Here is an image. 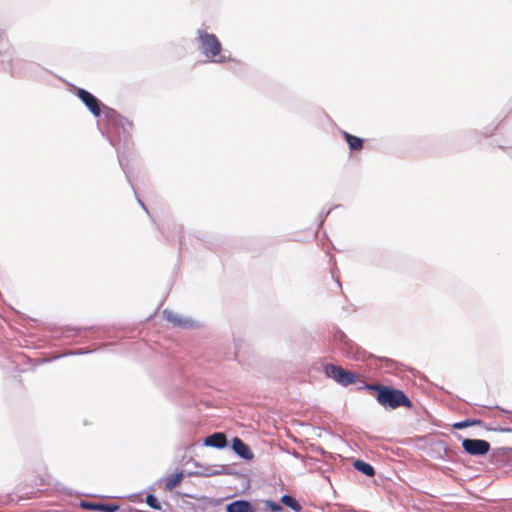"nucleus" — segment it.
Listing matches in <instances>:
<instances>
[{
    "label": "nucleus",
    "instance_id": "obj_16",
    "mask_svg": "<svg viewBox=\"0 0 512 512\" xmlns=\"http://www.w3.org/2000/svg\"><path fill=\"white\" fill-rule=\"evenodd\" d=\"M265 505L267 507V509L271 512H280L282 511V507L280 504L274 502V501H271V500H266L265 501Z\"/></svg>",
    "mask_w": 512,
    "mask_h": 512
},
{
    "label": "nucleus",
    "instance_id": "obj_15",
    "mask_svg": "<svg viewBox=\"0 0 512 512\" xmlns=\"http://www.w3.org/2000/svg\"><path fill=\"white\" fill-rule=\"evenodd\" d=\"M481 423H482L481 420H465V421H462V422L455 423L453 425V427L455 429H463V428H466L468 426L479 425Z\"/></svg>",
    "mask_w": 512,
    "mask_h": 512
},
{
    "label": "nucleus",
    "instance_id": "obj_6",
    "mask_svg": "<svg viewBox=\"0 0 512 512\" xmlns=\"http://www.w3.org/2000/svg\"><path fill=\"white\" fill-rule=\"evenodd\" d=\"M462 447L470 455H484L490 450V444L481 439H465Z\"/></svg>",
    "mask_w": 512,
    "mask_h": 512
},
{
    "label": "nucleus",
    "instance_id": "obj_9",
    "mask_svg": "<svg viewBox=\"0 0 512 512\" xmlns=\"http://www.w3.org/2000/svg\"><path fill=\"white\" fill-rule=\"evenodd\" d=\"M227 512H255L250 502L246 500H237L226 506Z\"/></svg>",
    "mask_w": 512,
    "mask_h": 512
},
{
    "label": "nucleus",
    "instance_id": "obj_17",
    "mask_svg": "<svg viewBox=\"0 0 512 512\" xmlns=\"http://www.w3.org/2000/svg\"><path fill=\"white\" fill-rule=\"evenodd\" d=\"M97 508H98V511L115 512L119 509V506L114 505V504H100V505H98Z\"/></svg>",
    "mask_w": 512,
    "mask_h": 512
},
{
    "label": "nucleus",
    "instance_id": "obj_3",
    "mask_svg": "<svg viewBox=\"0 0 512 512\" xmlns=\"http://www.w3.org/2000/svg\"><path fill=\"white\" fill-rule=\"evenodd\" d=\"M324 372L327 377L334 379L337 383L343 386L354 384L357 381L358 375L356 373L347 371L341 366L326 364Z\"/></svg>",
    "mask_w": 512,
    "mask_h": 512
},
{
    "label": "nucleus",
    "instance_id": "obj_19",
    "mask_svg": "<svg viewBox=\"0 0 512 512\" xmlns=\"http://www.w3.org/2000/svg\"><path fill=\"white\" fill-rule=\"evenodd\" d=\"M216 62H222L223 60L222 59H217L215 60Z\"/></svg>",
    "mask_w": 512,
    "mask_h": 512
},
{
    "label": "nucleus",
    "instance_id": "obj_5",
    "mask_svg": "<svg viewBox=\"0 0 512 512\" xmlns=\"http://www.w3.org/2000/svg\"><path fill=\"white\" fill-rule=\"evenodd\" d=\"M76 95L95 117H99L101 115L104 105H102L93 94L79 88L76 91Z\"/></svg>",
    "mask_w": 512,
    "mask_h": 512
},
{
    "label": "nucleus",
    "instance_id": "obj_13",
    "mask_svg": "<svg viewBox=\"0 0 512 512\" xmlns=\"http://www.w3.org/2000/svg\"><path fill=\"white\" fill-rule=\"evenodd\" d=\"M354 467L362 472L363 474L367 475V476H374L375 475V470L374 468L369 464V463H366L362 460H357L354 462Z\"/></svg>",
    "mask_w": 512,
    "mask_h": 512
},
{
    "label": "nucleus",
    "instance_id": "obj_7",
    "mask_svg": "<svg viewBox=\"0 0 512 512\" xmlns=\"http://www.w3.org/2000/svg\"><path fill=\"white\" fill-rule=\"evenodd\" d=\"M232 448L233 450L244 459H251L253 454L248 447L240 438L235 437L232 440Z\"/></svg>",
    "mask_w": 512,
    "mask_h": 512
},
{
    "label": "nucleus",
    "instance_id": "obj_10",
    "mask_svg": "<svg viewBox=\"0 0 512 512\" xmlns=\"http://www.w3.org/2000/svg\"><path fill=\"white\" fill-rule=\"evenodd\" d=\"M342 136L346 140V142L351 150L359 151L363 148V144H364L363 139H361L357 136H354L346 131H342Z\"/></svg>",
    "mask_w": 512,
    "mask_h": 512
},
{
    "label": "nucleus",
    "instance_id": "obj_12",
    "mask_svg": "<svg viewBox=\"0 0 512 512\" xmlns=\"http://www.w3.org/2000/svg\"><path fill=\"white\" fill-rule=\"evenodd\" d=\"M281 503H283L285 506L291 508L295 512H301L302 506L299 504V502L290 495H283L280 499Z\"/></svg>",
    "mask_w": 512,
    "mask_h": 512
},
{
    "label": "nucleus",
    "instance_id": "obj_1",
    "mask_svg": "<svg viewBox=\"0 0 512 512\" xmlns=\"http://www.w3.org/2000/svg\"><path fill=\"white\" fill-rule=\"evenodd\" d=\"M365 388L370 392H375L377 402L385 408L397 409L405 407L411 409L413 407L412 401L402 390L381 384H367Z\"/></svg>",
    "mask_w": 512,
    "mask_h": 512
},
{
    "label": "nucleus",
    "instance_id": "obj_11",
    "mask_svg": "<svg viewBox=\"0 0 512 512\" xmlns=\"http://www.w3.org/2000/svg\"><path fill=\"white\" fill-rule=\"evenodd\" d=\"M184 474L182 471L170 475L165 478V487L167 490L171 491L175 487H177L183 480Z\"/></svg>",
    "mask_w": 512,
    "mask_h": 512
},
{
    "label": "nucleus",
    "instance_id": "obj_4",
    "mask_svg": "<svg viewBox=\"0 0 512 512\" xmlns=\"http://www.w3.org/2000/svg\"><path fill=\"white\" fill-rule=\"evenodd\" d=\"M101 114L106 121V129L108 132L116 131L119 127L124 128L126 124L131 126V123L128 122L126 118L110 107L103 106Z\"/></svg>",
    "mask_w": 512,
    "mask_h": 512
},
{
    "label": "nucleus",
    "instance_id": "obj_18",
    "mask_svg": "<svg viewBox=\"0 0 512 512\" xmlns=\"http://www.w3.org/2000/svg\"><path fill=\"white\" fill-rule=\"evenodd\" d=\"M98 505L99 504H94V503H82V506L84 508H87V509H90V510H96V511H98V508H97Z\"/></svg>",
    "mask_w": 512,
    "mask_h": 512
},
{
    "label": "nucleus",
    "instance_id": "obj_8",
    "mask_svg": "<svg viewBox=\"0 0 512 512\" xmlns=\"http://www.w3.org/2000/svg\"><path fill=\"white\" fill-rule=\"evenodd\" d=\"M205 445L215 447V448H224L227 445V437L222 432L214 433L205 439Z\"/></svg>",
    "mask_w": 512,
    "mask_h": 512
},
{
    "label": "nucleus",
    "instance_id": "obj_14",
    "mask_svg": "<svg viewBox=\"0 0 512 512\" xmlns=\"http://www.w3.org/2000/svg\"><path fill=\"white\" fill-rule=\"evenodd\" d=\"M146 503H147V505H149L151 508H153L155 510L161 509V504H160L159 500L152 494H149L146 496Z\"/></svg>",
    "mask_w": 512,
    "mask_h": 512
},
{
    "label": "nucleus",
    "instance_id": "obj_2",
    "mask_svg": "<svg viewBox=\"0 0 512 512\" xmlns=\"http://www.w3.org/2000/svg\"><path fill=\"white\" fill-rule=\"evenodd\" d=\"M200 49L207 58H215L220 55L222 45L216 35L204 30H198Z\"/></svg>",
    "mask_w": 512,
    "mask_h": 512
}]
</instances>
